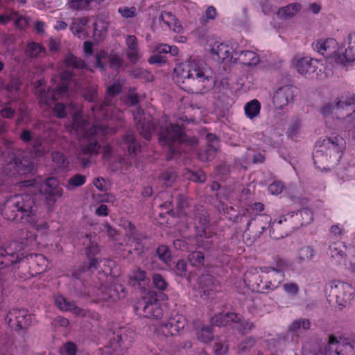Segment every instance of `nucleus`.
Instances as JSON below:
<instances>
[{
  "mask_svg": "<svg viewBox=\"0 0 355 355\" xmlns=\"http://www.w3.org/2000/svg\"><path fill=\"white\" fill-rule=\"evenodd\" d=\"M112 111L108 98L103 102H98L90 108L89 113L85 116L82 111L76 112L72 116L71 128L76 131L84 132L88 141L83 145L76 154V159L83 168L92 163V156L97 155L101 146L94 138L100 135L108 133V128L105 121L111 119Z\"/></svg>",
  "mask_w": 355,
  "mask_h": 355,
  "instance_id": "nucleus-1",
  "label": "nucleus"
},
{
  "mask_svg": "<svg viewBox=\"0 0 355 355\" xmlns=\"http://www.w3.org/2000/svg\"><path fill=\"white\" fill-rule=\"evenodd\" d=\"M174 79L180 87L191 94L204 93L212 87L211 68L202 60L186 62L176 64Z\"/></svg>",
  "mask_w": 355,
  "mask_h": 355,
  "instance_id": "nucleus-2",
  "label": "nucleus"
},
{
  "mask_svg": "<svg viewBox=\"0 0 355 355\" xmlns=\"http://www.w3.org/2000/svg\"><path fill=\"white\" fill-rule=\"evenodd\" d=\"M36 212L35 196L30 193L10 196L5 201L1 210V214L8 220L20 219L37 231H46L49 229L47 223L40 221Z\"/></svg>",
  "mask_w": 355,
  "mask_h": 355,
  "instance_id": "nucleus-3",
  "label": "nucleus"
},
{
  "mask_svg": "<svg viewBox=\"0 0 355 355\" xmlns=\"http://www.w3.org/2000/svg\"><path fill=\"white\" fill-rule=\"evenodd\" d=\"M117 145L123 151V156L111 145L106 144L102 147V157L112 171L124 173L132 165V159L141 151V146L132 133L123 135Z\"/></svg>",
  "mask_w": 355,
  "mask_h": 355,
  "instance_id": "nucleus-4",
  "label": "nucleus"
},
{
  "mask_svg": "<svg viewBox=\"0 0 355 355\" xmlns=\"http://www.w3.org/2000/svg\"><path fill=\"white\" fill-rule=\"evenodd\" d=\"M159 142L162 146H167L166 159L171 160L175 155L180 153V150L175 146L176 144L194 146L198 140L194 137L187 136L183 125L168 123L160 127Z\"/></svg>",
  "mask_w": 355,
  "mask_h": 355,
  "instance_id": "nucleus-5",
  "label": "nucleus"
},
{
  "mask_svg": "<svg viewBox=\"0 0 355 355\" xmlns=\"http://www.w3.org/2000/svg\"><path fill=\"white\" fill-rule=\"evenodd\" d=\"M264 205L261 202H254L248 205L241 216H236L235 220L246 223L245 232L252 234L254 237H259L267 229H270L271 218L268 215L261 214Z\"/></svg>",
  "mask_w": 355,
  "mask_h": 355,
  "instance_id": "nucleus-6",
  "label": "nucleus"
},
{
  "mask_svg": "<svg viewBox=\"0 0 355 355\" xmlns=\"http://www.w3.org/2000/svg\"><path fill=\"white\" fill-rule=\"evenodd\" d=\"M290 266L289 260L280 255L272 258L270 266L259 267V271L263 275V282L266 293L275 291L277 288L285 277V272Z\"/></svg>",
  "mask_w": 355,
  "mask_h": 355,
  "instance_id": "nucleus-7",
  "label": "nucleus"
},
{
  "mask_svg": "<svg viewBox=\"0 0 355 355\" xmlns=\"http://www.w3.org/2000/svg\"><path fill=\"white\" fill-rule=\"evenodd\" d=\"M355 112V96H341L337 98L334 103L324 104L320 113L327 116L334 112L338 119H345L349 121L352 114Z\"/></svg>",
  "mask_w": 355,
  "mask_h": 355,
  "instance_id": "nucleus-8",
  "label": "nucleus"
},
{
  "mask_svg": "<svg viewBox=\"0 0 355 355\" xmlns=\"http://www.w3.org/2000/svg\"><path fill=\"white\" fill-rule=\"evenodd\" d=\"M327 300L340 306H345L354 298L353 287L345 282L333 281L325 289Z\"/></svg>",
  "mask_w": 355,
  "mask_h": 355,
  "instance_id": "nucleus-9",
  "label": "nucleus"
},
{
  "mask_svg": "<svg viewBox=\"0 0 355 355\" xmlns=\"http://www.w3.org/2000/svg\"><path fill=\"white\" fill-rule=\"evenodd\" d=\"M315 355H355V340L344 336L331 335L324 352Z\"/></svg>",
  "mask_w": 355,
  "mask_h": 355,
  "instance_id": "nucleus-10",
  "label": "nucleus"
},
{
  "mask_svg": "<svg viewBox=\"0 0 355 355\" xmlns=\"http://www.w3.org/2000/svg\"><path fill=\"white\" fill-rule=\"evenodd\" d=\"M135 311L143 313V315L147 318H161L164 314V310L161 303L157 298V294L151 291L146 297H142L138 301L135 307Z\"/></svg>",
  "mask_w": 355,
  "mask_h": 355,
  "instance_id": "nucleus-11",
  "label": "nucleus"
},
{
  "mask_svg": "<svg viewBox=\"0 0 355 355\" xmlns=\"http://www.w3.org/2000/svg\"><path fill=\"white\" fill-rule=\"evenodd\" d=\"M320 146H325V153L329 156V160L333 164H337L341 159L345 149V141L339 136L327 137L322 141H318Z\"/></svg>",
  "mask_w": 355,
  "mask_h": 355,
  "instance_id": "nucleus-12",
  "label": "nucleus"
},
{
  "mask_svg": "<svg viewBox=\"0 0 355 355\" xmlns=\"http://www.w3.org/2000/svg\"><path fill=\"white\" fill-rule=\"evenodd\" d=\"M6 321L15 331L26 329L31 324L32 315L26 309H12L7 313Z\"/></svg>",
  "mask_w": 355,
  "mask_h": 355,
  "instance_id": "nucleus-13",
  "label": "nucleus"
},
{
  "mask_svg": "<svg viewBox=\"0 0 355 355\" xmlns=\"http://www.w3.org/2000/svg\"><path fill=\"white\" fill-rule=\"evenodd\" d=\"M288 214L281 216L271 221L270 227V236L273 239L284 238L296 230V226L291 222Z\"/></svg>",
  "mask_w": 355,
  "mask_h": 355,
  "instance_id": "nucleus-14",
  "label": "nucleus"
},
{
  "mask_svg": "<svg viewBox=\"0 0 355 355\" xmlns=\"http://www.w3.org/2000/svg\"><path fill=\"white\" fill-rule=\"evenodd\" d=\"M21 245L17 241H12L6 247H0V268L10 266L23 259Z\"/></svg>",
  "mask_w": 355,
  "mask_h": 355,
  "instance_id": "nucleus-15",
  "label": "nucleus"
},
{
  "mask_svg": "<svg viewBox=\"0 0 355 355\" xmlns=\"http://www.w3.org/2000/svg\"><path fill=\"white\" fill-rule=\"evenodd\" d=\"M196 244L199 248L209 250L212 247L211 238L214 232L211 231L209 225V220L207 217H200L199 223L196 224Z\"/></svg>",
  "mask_w": 355,
  "mask_h": 355,
  "instance_id": "nucleus-16",
  "label": "nucleus"
},
{
  "mask_svg": "<svg viewBox=\"0 0 355 355\" xmlns=\"http://www.w3.org/2000/svg\"><path fill=\"white\" fill-rule=\"evenodd\" d=\"M187 324L186 318L180 314H177L166 322L160 324L156 329L158 334H162L166 337L174 336L184 330Z\"/></svg>",
  "mask_w": 355,
  "mask_h": 355,
  "instance_id": "nucleus-17",
  "label": "nucleus"
},
{
  "mask_svg": "<svg viewBox=\"0 0 355 355\" xmlns=\"http://www.w3.org/2000/svg\"><path fill=\"white\" fill-rule=\"evenodd\" d=\"M40 193L45 196L49 205H53L63 195V189L59 186V182L55 178H48L40 184Z\"/></svg>",
  "mask_w": 355,
  "mask_h": 355,
  "instance_id": "nucleus-18",
  "label": "nucleus"
},
{
  "mask_svg": "<svg viewBox=\"0 0 355 355\" xmlns=\"http://www.w3.org/2000/svg\"><path fill=\"white\" fill-rule=\"evenodd\" d=\"M135 333L130 328H120L116 334L113 333L110 338L109 345L114 349H117L120 352L128 349L135 340Z\"/></svg>",
  "mask_w": 355,
  "mask_h": 355,
  "instance_id": "nucleus-19",
  "label": "nucleus"
},
{
  "mask_svg": "<svg viewBox=\"0 0 355 355\" xmlns=\"http://www.w3.org/2000/svg\"><path fill=\"white\" fill-rule=\"evenodd\" d=\"M237 47L238 44L236 43L229 44L215 42L211 47L210 52L214 56H217L218 60L222 62L227 60L234 62L235 56L238 55Z\"/></svg>",
  "mask_w": 355,
  "mask_h": 355,
  "instance_id": "nucleus-20",
  "label": "nucleus"
},
{
  "mask_svg": "<svg viewBox=\"0 0 355 355\" xmlns=\"http://www.w3.org/2000/svg\"><path fill=\"white\" fill-rule=\"evenodd\" d=\"M297 94V88L293 85H285L277 89L272 98L275 106L282 109L293 101L294 97Z\"/></svg>",
  "mask_w": 355,
  "mask_h": 355,
  "instance_id": "nucleus-21",
  "label": "nucleus"
},
{
  "mask_svg": "<svg viewBox=\"0 0 355 355\" xmlns=\"http://www.w3.org/2000/svg\"><path fill=\"white\" fill-rule=\"evenodd\" d=\"M144 111L137 107L133 113L134 121L139 134L147 141L151 139L154 124L151 120H146L144 117Z\"/></svg>",
  "mask_w": 355,
  "mask_h": 355,
  "instance_id": "nucleus-22",
  "label": "nucleus"
},
{
  "mask_svg": "<svg viewBox=\"0 0 355 355\" xmlns=\"http://www.w3.org/2000/svg\"><path fill=\"white\" fill-rule=\"evenodd\" d=\"M259 268H251L244 274L243 281L247 287L253 291L266 293L263 275L259 274Z\"/></svg>",
  "mask_w": 355,
  "mask_h": 355,
  "instance_id": "nucleus-23",
  "label": "nucleus"
},
{
  "mask_svg": "<svg viewBox=\"0 0 355 355\" xmlns=\"http://www.w3.org/2000/svg\"><path fill=\"white\" fill-rule=\"evenodd\" d=\"M99 291L98 299L102 301H116L125 296V288L121 284L114 283L109 286L102 285Z\"/></svg>",
  "mask_w": 355,
  "mask_h": 355,
  "instance_id": "nucleus-24",
  "label": "nucleus"
},
{
  "mask_svg": "<svg viewBox=\"0 0 355 355\" xmlns=\"http://www.w3.org/2000/svg\"><path fill=\"white\" fill-rule=\"evenodd\" d=\"M322 65L317 59L310 58H302L296 62V69L299 73L306 78H313L314 74L318 73L317 70L319 66Z\"/></svg>",
  "mask_w": 355,
  "mask_h": 355,
  "instance_id": "nucleus-25",
  "label": "nucleus"
},
{
  "mask_svg": "<svg viewBox=\"0 0 355 355\" xmlns=\"http://www.w3.org/2000/svg\"><path fill=\"white\" fill-rule=\"evenodd\" d=\"M325 146H320L318 143H317L315 149L313 153V159L314 162V164L316 168L320 171H329L331 167H333L335 164L329 160V156L328 154L325 153Z\"/></svg>",
  "mask_w": 355,
  "mask_h": 355,
  "instance_id": "nucleus-26",
  "label": "nucleus"
},
{
  "mask_svg": "<svg viewBox=\"0 0 355 355\" xmlns=\"http://www.w3.org/2000/svg\"><path fill=\"white\" fill-rule=\"evenodd\" d=\"M32 275L45 272L49 266L48 259L42 254H31L26 257Z\"/></svg>",
  "mask_w": 355,
  "mask_h": 355,
  "instance_id": "nucleus-27",
  "label": "nucleus"
},
{
  "mask_svg": "<svg viewBox=\"0 0 355 355\" xmlns=\"http://www.w3.org/2000/svg\"><path fill=\"white\" fill-rule=\"evenodd\" d=\"M313 46L317 52L326 58L333 56L338 51V42L334 38L319 40L315 43H313Z\"/></svg>",
  "mask_w": 355,
  "mask_h": 355,
  "instance_id": "nucleus-28",
  "label": "nucleus"
},
{
  "mask_svg": "<svg viewBox=\"0 0 355 355\" xmlns=\"http://www.w3.org/2000/svg\"><path fill=\"white\" fill-rule=\"evenodd\" d=\"M74 72L70 69H64L60 73V83L54 89L55 96L58 97V100L67 95L69 83L74 80Z\"/></svg>",
  "mask_w": 355,
  "mask_h": 355,
  "instance_id": "nucleus-29",
  "label": "nucleus"
},
{
  "mask_svg": "<svg viewBox=\"0 0 355 355\" xmlns=\"http://www.w3.org/2000/svg\"><path fill=\"white\" fill-rule=\"evenodd\" d=\"M291 222L296 226V229L300 226L307 225L313 220V211L308 208H303L297 211L288 213Z\"/></svg>",
  "mask_w": 355,
  "mask_h": 355,
  "instance_id": "nucleus-30",
  "label": "nucleus"
},
{
  "mask_svg": "<svg viewBox=\"0 0 355 355\" xmlns=\"http://www.w3.org/2000/svg\"><path fill=\"white\" fill-rule=\"evenodd\" d=\"M114 262L107 259H92L88 266V270L94 273L97 271L98 273H103L104 275L111 274L112 267Z\"/></svg>",
  "mask_w": 355,
  "mask_h": 355,
  "instance_id": "nucleus-31",
  "label": "nucleus"
},
{
  "mask_svg": "<svg viewBox=\"0 0 355 355\" xmlns=\"http://www.w3.org/2000/svg\"><path fill=\"white\" fill-rule=\"evenodd\" d=\"M345 250V246L342 242H334L329 245L328 254L334 264L340 265L345 260L346 253Z\"/></svg>",
  "mask_w": 355,
  "mask_h": 355,
  "instance_id": "nucleus-32",
  "label": "nucleus"
},
{
  "mask_svg": "<svg viewBox=\"0 0 355 355\" xmlns=\"http://www.w3.org/2000/svg\"><path fill=\"white\" fill-rule=\"evenodd\" d=\"M53 300L56 306L62 311L72 312L76 315L80 313L81 309L78 308L73 301L68 300L61 294H55Z\"/></svg>",
  "mask_w": 355,
  "mask_h": 355,
  "instance_id": "nucleus-33",
  "label": "nucleus"
},
{
  "mask_svg": "<svg viewBox=\"0 0 355 355\" xmlns=\"http://www.w3.org/2000/svg\"><path fill=\"white\" fill-rule=\"evenodd\" d=\"M129 283L135 288L145 289L149 283V279L146 277V271L137 268L130 275Z\"/></svg>",
  "mask_w": 355,
  "mask_h": 355,
  "instance_id": "nucleus-34",
  "label": "nucleus"
},
{
  "mask_svg": "<svg viewBox=\"0 0 355 355\" xmlns=\"http://www.w3.org/2000/svg\"><path fill=\"white\" fill-rule=\"evenodd\" d=\"M259 62V55L252 51H238V55L234 58L235 63L239 62L246 66H255Z\"/></svg>",
  "mask_w": 355,
  "mask_h": 355,
  "instance_id": "nucleus-35",
  "label": "nucleus"
},
{
  "mask_svg": "<svg viewBox=\"0 0 355 355\" xmlns=\"http://www.w3.org/2000/svg\"><path fill=\"white\" fill-rule=\"evenodd\" d=\"M125 44L128 48L127 57L133 64L137 63L139 59L138 40L136 36L130 35L125 38Z\"/></svg>",
  "mask_w": 355,
  "mask_h": 355,
  "instance_id": "nucleus-36",
  "label": "nucleus"
},
{
  "mask_svg": "<svg viewBox=\"0 0 355 355\" xmlns=\"http://www.w3.org/2000/svg\"><path fill=\"white\" fill-rule=\"evenodd\" d=\"M64 63L66 67L78 71L86 69L87 64L83 59L77 57L71 53H69L64 58Z\"/></svg>",
  "mask_w": 355,
  "mask_h": 355,
  "instance_id": "nucleus-37",
  "label": "nucleus"
},
{
  "mask_svg": "<svg viewBox=\"0 0 355 355\" xmlns=\"http://www.w3.org/2000/svg\"><path fill=\"white\" fill-rule=\"evenodd\" d=\"M87 23L88 19L87 17L74 19L70 26V31L78 38L84 39L87 36V33L85 29Z\"/></svg>",
  "mask_w": 355,
  "mask_h": 355,
  "instance_id": "nucleus-38",
  "label": "nucleus"
},
{
  "mask_svg": "<svg viewBox=\"0 0 355 355\" xmlns=\"http://www.w3.org/2000/svg\"><path fill=\"white\" fill-rule=\"evenodd\" d=\"M354 38H355V34H349L348 35V46L345 49V53L338 57V61L343 64L355 60V41L354 42H352Z\"/></svg>",
  "mask_w": 355,
  "mask_h": 355,
  "instance_id": "nucleus-39",
  "label": "nucleus"
},
{
  "mask_svg": "<svg viewBox=\"0 0 355 355\" xmlns=\"http://www.w3.org/2000/svg\"><path fill=\"white\" fill-rule=\"evenodd\" d=\"M9 165L13 167L12 175H24L31 172L33 168L32 164L29 161L20 158H15Z\"/></svg>",
  "mask_w": 355,
  "mask_h": 355,
  "instance_id": "nucleus-40",
  "label": "nucleus"
},
{
  "mask_svg": "<svg viewBox=\"0 0 355 355\" xmlns=\"http://www.w3.org/2000/svg\"><path fill=\"white\" fill-rule=\"evenodd\" d=\"M161 27L166 30L167 28L176 31V17L170 12L163 11L158 17Z\"/></svg>",
  "mask_w": 355,
  "mask_h": 355,
  "instance_id": "nucleus-41",
  "label": "nucleus"
},
{
  "mask_svg": "<svg viewBox=\"0 0 355 355\" xmlns=\"http://www.w3.org/2000/svg\"><path fill=\"white\" fill-rule=\"evenodd\" d=\"M302 9V6L299 3H290L279 9L277 15L282 18H291L294 17Z\"/></svg>",
  "mask_w": 355,
  "mask_h": 355,
  "instance_id": "nucleus-42",
  "label": "nucleus"
},
{
  "mask_svg": "<svg viewBox=\"0 0 355 355\" xmlns=\"http://www.w3.org/2000/svg\"><path fill=\"white\" fill-rule=\"evenodd\" d=\"M37 98L40 103L46 105H50L52 102L58 101V97L55 96L54 88L51 87L47 89H40Z\"/></svg>",
  "mask_w": 355,
  "mask_h": 355,
  "instance_id": "nucleus-43",
  "label": "nucleus"
},
{
  "mask_svg": "<svg viewBox=\"0 0 355 355\" xmlns=\"http://www.w3.org/2000/svg\"><path fill=\"white\" fill-rule=\"evenodd\" d=\"M261 111V103L257 99H253L248 102L244 106V112L246 116L253 119L258 116Z\"/></svg>",
  "mask_w": 355,
  "mask_h": 355,
  "instance_id": "nucleus-44",
  "label": "nucleus"
},
{
  "mask_svg": "<svg viewBox=\"0 0 355 355\" xmlns=\"http://www.w3.org/2000/svg\"><path fill=\"white\" fill-rule=\"evenodd\" d=\"M53 162L60 169L65 170L69 168V161L65 155L60 151H53L51 155Z\"/></svg>",
  "mask_w": 355,
  "mask_h": 355,
  "instance_id": "nucleus-45",
  "label": "nucleus"
},
{
  "mask_svg": "<svg viewBox=\"0 0 355 355\" xmlns=\"http://www.w3.org/2000/svg\"><path fill=\"white\" fill-rule=\"evenodd\" d=\"M177 178L176 173L173 169H167L160 173L158 180L166 187H171Z\"/></svg>",
  "mask_w": 355,
  "mask_h": 355,
  "instance_id": "nucleus-46",
  "label": "nucleus"
},
{
  "mask_svg": "<svg viewBox=\"0 0 355 355\" xmlns=\"http://www.w3.org/2000/svg\"><path fill=\"white\" fill-rule=\"evenodd\" d=\"M216 152V145L207 146L205 149L199 150L197 155L200 161L209 162L215 157Z\"/></svg>",
  "mask_w": 355,
  "mask_h": 355,
  "instance_id": "nucleus-47",
  "label": "nucleus"
},
{
  "mask_svg": "<svg viewBox=\"0 0 355 355\" xmlns=\"http://www.w3.org/2000/svg\"><path fill=\"white\" fill-rule=\"evenodd\" d=\"M202 293L206 297L210 296L215 291V286L211 276L205 277L200 282Z\"/></svg>",
  "mask_w": 355,
  "mask_h": 355,
  "instance_id": "nucleus-48",
  "label": "nucleus"
},
{
  "mask_svg": "<svg viewBox=\"0 0 355 355\" xmlns=\"http://www.w3.org/2000/svg\"><path fill=\"white\" fill-rule=\"evenodd\" d=\"M198 339L204 343L211 342L214 338L213 329L211 325L202 326L200 331L197 332Z\"/></svg>",
  "mask_w": 355,
  "mask_h": 355,
  "instance_id": "nucleus-49",
  "label": "nucleus"
},
{
  "mask_svg": "<svg viewBox=\"0 0 355 355\" xmlns=\"http://www.w3.org/2000/svg\"><path fill=\"white\" fill-rule=\"evenodd\" d=\"M85 182L86 177L80 173H77L70 178L64 186L67 190L71 191L75 187L83 186Z\"/></svg>",
  "mask_w": 355,
  "mask_h": 355,
  "instance_id": "nucleus-50",
  "label": "nucleus"
},
{
  "mask_svg": "<svg viewBox=\"0 0 355 355\" xmlns=\"http://www.w3.org/2000/svg\"><path fill=\"white\" fill-rule=\"evenodd\" d=\"M156 254L159 259L167 266L171 261V252L169 248L166 245H160L156 249Z\"/></svg>",
  "mask_w": 355,
  "mask_h": 355,
  "instance_id": "nucleus-51",
  "label": "nucleus"
},
{
  "mask_svg": "<svg viewBox=\"0 0 355 355\" xmlns=\"http://www.w3.org/2000/svg\"><path fill=\"white\" fill-rule=\"evenodd\" d=\"M123 227L130 239H132L137 244H141V240L135 225L130 221L125 222Z\"/></svg>",
  "mask_w": 355,
  "mask_h": 355,
  "instance_id": "nucleus-52",
  "label": "nucleus"
},
{
  "mask_svg": "<svg viewBox=\"0 0 355 355\" xmlns=\"http://www.w3.org/2000/svg\"><path fill=\"white\" fill-rule=\"evenodd\" d=\"M301 127V120L298 117H293L286 131V135L289 138L293 139L296 137Z\"/></svg>",
  "mask_w": 355,
  "mask_h": 355,
  "instance_id": "nucleus-53",
  "label": "nucleus"
},
{
  "mask_svg": "<svg viewBox=\"0 0 355 355\" xmlns=\"http://www.w3.org/2000/svg\"><path fill=\"white\" fill-rule=\"evenodd\" d=\"M315 250L312 247L305 246L300 249L298 252V262L303 263L311 260L315 256Z\"/></svg>",
  "mask_w": 355,
  "mask_h": 355,
  "instance_id": "nucleus-54",
  "label": "nucleus"
},
{
  "mask_svg": "<svg viewBox=\"0 0 355 355\" xmlns=\"http://www.w3.org/2000/svg\"><path fill=\"white\" fill-rule=\"evenodd\" d=\"M255 327L254 323L250 319L243 320L241 319V322H238L236 327L237 331L241 335H246L251 332V331Z\"/></svg>",
  "mask_w": 355,
  "mask_h": 355,
  "instance_id": "nucleus-55",
  "label": "nucleus"
},
{
  "mask_svg": "<svg viewBox=\"0 0 355 355\" xmlns=\"http://www.w3.org/2000/svg\"><path fill=\"white\" fill-rule=\"evenodd\" d=\"M107 33V28L105 23L98 21L94 24V37L96 40H103Z\"/></svg>",
  "mask_w": 355,
  "mask_h": 355,
  "instance_id": "nucleus-56",
  "label": "nucleus"
},
{
  "mask_svg": "<svg viewBox=\"0 0 355 355\" xmlns=\"http://www.w3.org/2000/svg\"><path fill=\"white\" fill-rule=\"evenodd\" d=\"M15 20V25L19 26L21 21L24 20V18L21 16H19L18 13L15 11H11L8 15H0V24H6L8 22Z\"/></svg>",
  "mask_w": 355,
  "mask_h": 355,
  "instance_id": "nucleus-57",
  "label": "nucleus"
},
{
  "mask_svg": "<svg viewBox=\"0 0 355 355\" xmlns=\"http://www.w3.org/2000/svg\"><path fill=\"white\" fill-rule=\"evenodd\" d=\"M188 259L191 265L194 266H200L204 263L205 256L200 251H194L189 254Z\"/></svg>",
  "mask_w": 355,
  "mask_h": 355,
  "instance_id": "nucleus-58",
  "label": "nucleus"
},
{
  "mask_svg": "<svg viewBox=\"0 0 355 355\" xmlns=\"http://www.w3.org/2000/svg\"><path fill=\"white\" fill-rule=\"evenodd\" d=\"M83 97L91 103L96 102L98 98L97 87L96 85L88 86L84 91Z\"/></svg>",
  "mask_w": 355,
  "mask_h": 355,
  "instance_id": "nucleus-59",
  "label": "nucleus"
},
{
  "mask_svg": "<svg viewBox=\"0 0 355 355\" xmlns=\"http://www.w3.org/2000/svg\"><path fill=\"white\" fill-rule=\"evenodd\" d=\"M33 150L35 156L37 157H42L44 155L46 150L45 147L43 146V140L41 137H37L34 140V143L33 145Z\"/></svg>",
  "mask_w": 355,
  "mask_h": 355,
  "instance_id": "nucleus-60",
  "label": "nucleus"
},
{
  "mask_svg": "<svg viewBox=\"0 0 355 355\" xmlns=\"http://www.w3.org/2000/svg\"><path fill=\"white\" fill-rule=\"evenodd\" d=\"M301 327L304 330L309 329L310 328L309 320L308 319H300L293 321L289 327V331H297Z\"/></svg>",
  "mask_w": 355,
  "mask_h": 355,
  "instance_id": "nucleus-61",
  "label": "nucleus"
},
{
  "mask_svg": "<svg viewBox=\"0 0 355 355\" xmlns=\"http://www.w3.org/2000/svg\"><path fill=\"white\" fill-rule=\"evenodd\" d=\"M42 52V46L40 44L32 42L28 44L26 53L31 58L37 57Z\"/></svg>",
  "mask_w": 355,
  "mask_h": 355,
  "instance_id": "nucleus-62",
  "label": "nucleus"
},
{
  "mask_svg": "<svg viewBox=\"0 0 355 355\" xmlns=\"http://www.w3.org/2000/svg\"><path fill=\"white\" fill-rule=\"evenodd\" d=\"M225 316V313H219L215 314L210 319L211 325H215L217 327L227 326V320Z\"/></svg>",
  "mask_w": 355,
  "mask_h": 355,
  "instance_id": "nucleus-63",
  "label": "nucleus"
},
{
  "mask_svg": "<svg viewBox=\"0 0 355 355\" xmlns=\"http://www.w3.org/2000/svg\"><path fill=\"white\" fill-rule=\"evenodd\" d=\"M108 66L110 68L118 69L123 65V59L117 54H111L107 56Z\"/></svg>",
  "mask_w": 355,
  "mask_h": 355,
  "instance_id": "nucleus-64",
  "label": "nucleus"
}]
</instances>
